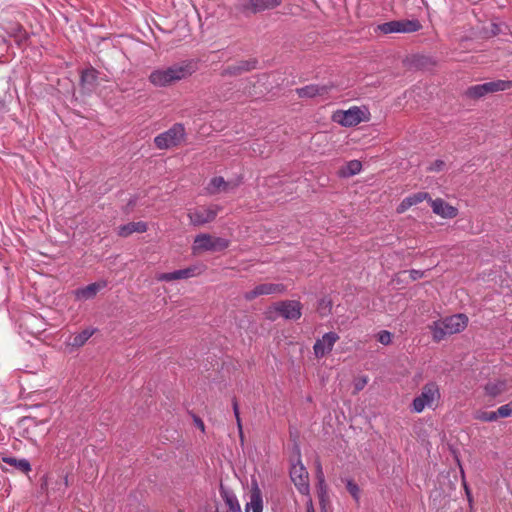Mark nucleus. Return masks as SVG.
<instances>
[{
	"label": "nucleus",
	"instance_id": "obj_1",
	"mask_svg": "<svg viewBox=\"0 0 512 512\" xmlns=\"http://www.w3.org/2000/svg\"><path fill=\"white\" fill-rule=\"evenodd\" d=\"M196 69V63L193 61L177 62L170 66L154 69L150 73L148 80L155 87H168L176 82L187 79L195 73Z\"/></svg>",
	"mask_w": 512,
	"mask_h": 512
},
{
	"label": "nucleus",
	"instance_id": "obj_2",
	"mask_svg": "<svg viewBox=\"0 0 512 512\" xmlns=\"http://www.w3.org/2000/svg\"><path fill=\"white\" fill-rule=\"evenodd\" d=\"M468 324V318L464 314H455L444 319L433 322L430 326L433 339L436 342L445 337L463 331Z\"/></svg>",
	"mask_w": 512,
	"mask_h": 512
},
{
	"label": "nucleus",
	"instance_id": "obj_3",
	"mask_svg": "<svg viewBox=\"0 0 512 512\" xmlns=\"http://www.w3.org/2000/svg\"><path fill=\"white\" fill-rule=\"evenodd\" d=\"M440 398L441 393L439 385L433 381L428 382L422 387L421 393L414 398L411 405L412 411L421 413L426 408L434 409L437 407Z\"/></svg>",
	"mask_w": 512,
	"mask_h": 512
},
{
	"label": "nucleus",
	"instance_id": "obj_4",
	"mask_svg": "<svg viewBox=\"0 0 512 512\" xmlns=\"http://www.w3.org/2000/svg\"><path fill=\"white\" fill-rule=\"evenodd\" d=\"M331 119L343 127H352L369 121L370 113L366 107L352 106L347 110H336Z\"/></svg>",
	"mask_w": 512,
	"mask_h": 512
},
{
	"label": "nucleus",
	"instance_id": "obj_5",
	"mask_svg": "<svg viewBox=\"0 0 512 512\" xmlns=\"http://www.w3.org/2000/svg\"><path fill=\"white\" fill-rule=\"evenodd\" d=\"M186 137L185 127L181 123H175L167 131L154 138V144L158 149L166 150L180 145Z\"/></svg>",
	"mask_w": 512,
	"mask_h": 512
},
{
	"label": "nucleus",
	"instance_id": "obj_6",
	"mask_svg": "<svg viewBox=\"0 0 512 512\" xmlns=\"http://www.w3.org/2000/svg\"><path fill=\"white\" fill-rule=\"evenodd\" d=\"M229 246V241L221 237H212L209 234L201 233L195 237L192 245L194 254L204 251H221Z\"/></svg>",
	"mask_w": 512,
	"mask_h": 512
},
{
	"label": "nucleus",
	"instance_id": "obj_7",
	"mask_svg": "<svg viewBox=\"0 0 512 512\" xmlns=\"http://www.w3.org/2000/svg\"><path fill=\"white\" fill-rule=\"evenodd\" d=\"M512 87L511 81H505V80H495L486 82L483 84H477L469 87L465 94L467 97L472 99H480L487 94L498 92V91H505Z\"/></svg>",
	"mask_w": 512,
	"mask_h": 512
},
{
	"label": "nucleus",
	"instance_id": "obj_8",
	"mask_svg": "<svg viewBox=\"0 0 512 512\" xmlns=\"http://www.w3.org/2000/svg\"><path fill=\"white\" fill-rule=\"evenodd\" d=\"M219 211L220 207L218 205L199 206L189 209L187 216L191 225L202 226L212 222L216 218Z\"/></svg>",
	"mask_w": 512,
	"mask_h": 512
},
{
	"label": "nucleus",
	"instance_id": "obj_9",
	"mask_svg": "<svg viewBox=\"0 0 512 512\" xmlns=\"http://www.w3.org/2000/svg\"><path fill=\"white\" fill-rule=\"evenodd\" d=\"M420 28L421 24L418 20H393L378 26V30L383 34L412 33Z\"/></svg>",
	"mask_w": 512,
	"mask_h": 512
},
{
	"label": "nucleus",
	"instance_id": "obj_10",
	"mask_svg": "<svg viewBox=\"0 0 512 512\" xmlns=\"http://www.w3.org/2000/svg\"><path fill=\"white\" fill-rule=\"evenodd\" d=\"M290 478L299 493L305 496L310 495L309 475L305 466L300 460L292 464L290 468Z\"/></svg>",
	"mask_w": 512,
	"mask_h": 512
},
{
	"label": "nucleus",
	"instance_id": "obj_11",
	"mask_svg": "<svg viewBox=\"0 0 512 512\" xmlns=\"http://www.w3.org/2000/svg\"><path fill=\"white\" fill-rule=\"evenodd\" d=\"M273 310L287 320H297L302 315V305L296 300L279 301L274 304Z\"/></svg>",
	"mask_w": 512,
	"mask_h": 512
},
{
	"label": "nucleus",
	"instance_id": "obj_12",
	"mask_svg": "<svg viewBox=\"0 0 512 512\" xmlns=\"http://www.w3.org/2000/svg\"><path fill=\"white\" fill-rule=\"evenodd\" d=\"M338 340L339 335L337 333H325L321 338L317 339L313 345V352L315 357L321 359L329 354Z\"/></svg>",
	"mask_w": 512,
	"mask_h": 512
},
{
	"label": "nucleus",
	"instance_id": "obj_13",
	"mask_svg": "<svg viewBox=\"0 0 512 512\" xmlns=\"http://www.w3.org/2000/svg\"><path fill=\"white\" fill-rule=\"evenodd\" d=\"M281 4V0H242L240 9L244 13H259L273 9Z\"/></svg>",
	"mask_w": 512,
	"mask_h": 512
},
{
	"label": "nucleus",
	"instance_id": "obj_14",
	"mask_svg": "<svg viewBox=\"0 0 512 512\" xmlns=\"http://www.w3.org/2000/svg\"><path fill=\"white\" fill-rule=\"evenodd\" d=\"M285 291V286L279 283H263L257 285L254 289L245 292L244 298L248 301L255 299L258 296L281 294Z\"/></svg>",
	"mask_w": 512,
	"mask_h": 512
},
{
	"label": "nucleus",
	"instance_id": "obj_15",
	"mask_svg": "<svg viewBox=\"0 0 512 512\" xmlns=\"http://www.w3.org/2000/svg\"><path fill=\"white\" fill-rule=\"evenodd\" d=\"M245 512H263V497L256 480L251 481L249 501L245 504Z\"/></svg>",
	"mask_w": 512,
	"mask_h": 512
},
{
	"label": "nucleus",
	"instance_id": "obj_16",
	"mask_svg": "<svg viewBox=\"0 0 512 512\" xmlns=\"http://www.w3.org/2000/svg\"><path fill=\"white\" fill-rule=\"evenodd\" d=\"M96 332L95 328H86L81 332L70 335L65 340V345L72 349H77L82 347Z\"/></svg>",
	"mask_w": 512,
	"mask_h": 512
},
{
	"label": "nucleus",
	"instance_id": "obj_17",
	"mask_svg": "<svg viewBox=\"0 0 512 512\" xmlns=\"http://www.w3.org/2000/svg\"><path fill=\"white\" fill-rule=\"evenodd\" d=\"M106 286L105 282H95L91 283L85 287H81L76 289L73 294L76 300L86 301L94 298L97 293Z\"/></svg>",
	"mask_w": 512,
	"mask_h": 512
},
{
	"label": "nucleus",
	"instance_id": "obj_18",
	"mask_svg": "<svg viewBox=\"0 0 512 512\" xmlns=\"http://www.w3.org/2000/svg\"><path fill=\"white\" fill-rule=\"evenodd\" d=\"M431 203L432 210L435 214L443 218H454L457 216L458 210L447 204L444 200L438 198L435 200H429Z\"/></svg>",
	"mask_w": 512,
	"mask_h": 512
},
{
	"label": "nucleus",
	"instance_id": "obj_19",
	"mask_svg": "<svg viewBox=\"0 0 512 512\" xmlns=\"http://www.w3.org/2000/svg\"><path fill=\"white\" fill-rule=\"evenodd\" d=\"M195 271H196V268L189 267V268L180 269V270H176V271L169 272V273L158 274L156 279L158 281H164V282H170V281L179 280V279H188V278H191L196 275Z\"/></svg>",
	"mask_w": 512,
	"mask_h": 512
},
{
	"label": "nucleus",
	"instance_id": "obj_20",
	"mask_svg": "<svg viewBox=\"0 0 512 512\" xmlns=\"http://www.w3.org/2000/svg\"><path fill=\"white\" fill-rule=\"evenodd\" d=\"M508 390V383L504 379L489 380L484 385L485 394L489 397L495 398L505 393Z\"/></svg>",
	"mask_w": 512,
	"mask_h": 512
},
{
	"label": "nucleus",
	"instance_id": "obj_21",
	"mask_svg": "<svg viewBox=\"0 0 512 512\" xmlns=\"http://www.w3.org/2000/svg\"><path fill=\"white\" fill-rule=\"evenodd\" d=\"M147 229H148L147 223H145L143 221L130 222V223L121 225L118 228L117 233L120 237H128L135 232L136 233H144L147 231Z\"/></svg>",
	"mask_w": 512,
	"mask_h": 512
},
{
	"label": "nucleus",
	"instance_id": "obj_22",
	"mask_svg": "<svg viewBox=\"0 0 512 512\" xmlns=\"http://www.w3.org/2000/svg\"><path fill=\"white\" fill-rule=\"evenodd\" d=\"M327 86H320L317 84H310L296 90L297 94L301 98H313L316 96H322L328 93Z\"/></svg>",
	"mask_w": 512,
	"mask_h": 512
},
{
	"label": "nucleus",
	"instance_id": "obj_23",
	"mask_svg": "<svg viewBox=\"0 0 512 512\" xmlns=\"http://www.w3.org/2000/svg\"><path fill=\"white\" fill-rule=\"evenodd\" d=\"M234 188L223 177H214L210 180L206 190L208 194H217L219 192H229Z\"/></svg>",
	"mask_w": 512,
	"mask_h": 512
},
{
	"label": "nucleus",
	"instance_id": "obj_24",
	"mask_svg": "<svg viewBox=\"0 0 512 512\" xmlns=\"http://www.w3.org/2000/svg\"><path fill=\"white\" fill-rule=\"evenodd\" d=\"M2 462L12 466L16 470L21 471L25 474L31 471V465L29 461L26 459H17L12 456H3Z\"/></svg>",
	"mask_w": 512,
	"mask_h": 512
},
{
	"label": "nucleus",
	"instance_id": "obj_25",
	"mask_svg": "<svg viewBox=\"0 0 512 512\" xmlns=\"http://www.w3.org/2000/svg\"><path fill=\"white\" fill-rule=\"evenodd\" d=\"M362 163L359 160H351L347 162L340 170L341 177H351L361 172Z\"/></svg>",
	"mask_w": 512,
	"mask_h": 512
},
{
	"label": "nucleus",
	"instance_id": "obj_26",
	"mask_svg": "<svg viewBox=\"0 0 512 512\" xmlns=\"http://www.w3.org/2000/svg\"><path fill=\"white\" fill-rule=\"evenodd\" d=\"M98 78V72L94 68H88L81 73V84L89 89L93 88Z\"/></svg>",
	"mask_w": 512,
	"mask_h": 512
},
{
	"label": "nucleus",
	"instance_id": "obj_27",
	"mask_svg": "<svg viewBox=\"0 0 512 512\" xmlns=\"http://www.w3.org/2000/svg\"><path fill=\"white\" fill-rule=\"evenodd\" d=\"M408 206L412 207L421 203L424 200H431L430 195L427 192H417L404 198Z\"/></svg>",
	"mask_w": 512,
	"mask_h": 512
},
{
	"label": "nucleus",
	"instance_id": "obj_28",
	"mask_svg": "<svg viewBox=\"0 0 512 512\" xmlns=\"http://www.w3.org/2000/svg\"><path fill=\"white\" fill-rule=\"evenodd\" d=\"M224 501H225L226 505L228 506L230 512H242L240 503L235 494L225 493Z\"/></svg>",
	"mask_w": 512,
	"mask_h": 512
},
{
	"label": "nucleus",
	"instance_id": "obj_29",
	"mask_svg": "<svg viewBox=\"0 0 512 512\" xmlns=\"http://www.w3.org/2000/svg\"><path fill=\"white\" fill-rule=\"evenodd\" d=\"M475 418L477 420H481L484 422H493L498 419L496 411H491V412L479 411L475 414Z\"/></svg>",
	"mask_w": 512,
	"mask_h": 512
},
{
	"label": "nucleus",
	"instance_id": "obj_30",
	"mask_svg": "<svg viewBox=\"0 0 512 512\" xmlns=\"http://www.w3.org/2000/svg\"><path fill=\"white\" fill-rule=\"evenodd\" d=\"M346 488L348 492L351 494V496L356 500L359 501L360 499V489L358 485L353 482L352 480L346 481Z\"/></svg>",
	"mask_w": 512,
	"mask_h": 512
},
{
	"label": "nucleus",
	"instance_id": "obj_31",
	"mask_svg": "<svg viewBox=\"0 0 512 512\" xmlns=\"http://www.w3.org/2000/svg\"><path fill=\"white\" fill-rule=\"evenodd\" d=\"M377 340L382 345H389L392 342V334L387 330H382L377 334Z\"/></svg>",
	"mask_w": 512,
	"mask_h": 512
},
{
	"label": "nucleus",
	"instance_id": "obj_32",
	"mask_svg": "<svg viewBox=\"0 0 512 512\" xmlns=\"http://www.w3.org/2000/svg\"><path fill=\"white\" fill-rule=\"evenodd\" d=\"M331 308H332L331 300L323 298L319 301L318 309L320 310V313L322 315H326L328 312H330Z\"/></svg>",
	"mask_w": 512,
	"mask_h": 512
},
{
	"label": "nucleus",
	"instance_id": "obj_33",
	"mask_svg": "<svg viewBox=\"0 0 512 512\" xmlns=\"http://www.w3.org/2000/svg\"><path fill=\"white\" fill-rule=\"evenodd\" d=\"M496 414L498 418H507L512 416V411L507 403L505 405L500 406L496 410Z\"/></svg>",
	"mask_w": 512,
	"mask_h": 512
},
{
	"label": "nucleus",
	"instance_id": "obj_34",
	"mask_svg": "<svg viewBox=\"0 0 512 512\" xmlns=\"http://www.w3.org/2000/svg\"><path fill=\"white\" fill-rule=\"evenodd\" d=\"M233 411H234V415L236 418L239 434H240V437L242 438L243 437L242 423H241V419H240L238 403L236 400L233 401Z\"/></svg>",
	"mask_w": 512,
	"mask_h": 512
},
{
	"label": "nucleus",
	"instance_id": "obj_35",
	"mask_svg": "<svg viewBox=\"0 0 512 512\" xmlns=\"http://www.w3.org/2000/svg\"><path fill=\"white\" fill-rule=\"evenodd\" d=\"M318 494L321 504H324L325 498L327 496V487L325 484V480H323V484H319L317 482Z\"/></svg>",
	"mask_w": 512,
	"mask_h": 512
},
{
	"label": "nucleus",
	"instance_id": "obj_36",
	"mask_svg": "<svg viewBox=\"0 0 512 512\" xmlns=\"http://www.w3.org/2000/svg\"><path fill=\"white\" fill-rule=\"evenodd\" d=\"M316 478H317V482L319 484H323V480H325V477H324L321 462L319 460L316 461Z\"/></svg>",
	"mask_w": 512,
	"mask_h": 512
},
{
	"label": "nucleus",
	"instance_id": "obj_37",
	"mask_svg": "<svg viewBox=\"0 0 512 512\" xmlns=\"http://www.w3.org/2000/svg\"><path fill=\"white\" fill-rule=\"evenodd\" d=\"M444 166H445V163L442 160H436L428 167V170L441 171Z\"/></svg>",
	"mask_w": 512,
	"mask_h": 512
},
{
	"label": "nucleus",
	"instance_id": "obj_38",
	"mask_svg": "<svg viewBox=\"0 0 512 512\" xmlns=\"http://www.w3.org/2000/svg\"><path fill=\"white\" fill-rule=\"evenodd\" d=\"M409 208H410V206H408V204H407L406 200H405V199H403V200L401 201V203L397 206L396 211H397V213L402 214V213H404L405 211H407Z\"/></svg>",
	"mask_w": 512,
	"mask_h": 512
},
{
	"label": "nucleus",
	"instance_id": "obj_39",
	"mask_svg": "<svg viewBox=\"0 0 512 512\" xmlns=\"http://www.w3.org/2000/svg\"><path fill=\"white\" fill-rule=\"evenodd\" d=\"M424 275V272L420 271V270H415V269H412L410 271V277L413 279V280H417V279H420L422 278Z\"/></svg>",
	"mask_w": 512,
	"mask_h": 512
},
{
	"label": "nucleus",
	"instance_id": "obj_40",
	"mask_svg": "<svg viewBox=\"0 0 512 512\" xmlns=\"http://www.w3.org/2000/svg\"><path fill=\"white\" fill-rule=\"evenodd\" d=\"M306 512H315L314 505L312 499L310 498V495L308 496V500L306 503Z\"/></svg>",
	"mask_w": 512,
	"mask_h": 512
},
{
	"label": "nucleus",
	"instance_id": "obj_41",
	"mask_svg": "<svg viewBox=\"0 0 512 512\" xmlns=\"http://www.w3.org/2000/svg\"><path fill=\"white\" fill-rule=\"evenodd\" d=\"M252 67L249 62H243L237 67V70H250Z\"/></svg>",
	"mask_w": 512,
	"mask_h": 512
},
{
	"label": "nucleus",
	"instance_id": "obj_42",
	"mask_svg": "<svg viewBox=\"0 0 512 512\" xmlns=\"http://www.w3.org/2000/svg\"><path fill=\"white\" fill-rule=\"evenodd\" d=\"M195 423H196L197 427H199L202 431H204L205 426L201 419L195 418Z\"/></svg>",
	"mask_w": 512,
	"mask_h": 512
},
{
	"label": "nucleus",
	"instance_id": "obj_43",
	"mask_svg": "<svg viewBox=\"0 0 512 512\" xmlns=\"http://www.w3.org/2000/svg\"><path fill=\"white\" fill-rule=\"evenodd\" d=\"M464 488H465V491H466V495H467L468 501L471 504L472 496H471L470 490H469V488H468L466 483H464Z\"/></svg>",
	"mask_w": 512,
	"mask_h": 512
},
{
	"label": "nucleus",
	"instance_id": "obj_44",
	"mask_svg": "<svg viewBox=\"0 0 512 512\" xmlns=\"http://www.w3.org/2000/svg\"><path fill=\"white\" fill-rule=\"evenodd\" d=\"M366 383H367V380H366V378H364L362 380V383H359V384L356 385L357 390L362 389L366 385Z\"/></svg>",
	"mask_w": 512,
	"mask_h": 512
}]
</instances>
